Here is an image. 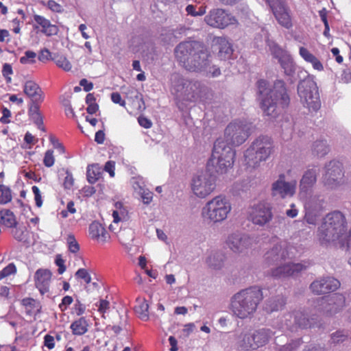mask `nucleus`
Listing matches in <instances>:
<instances>
[{"instance_id":"f257e3e1","label":"nucleus","mask_w":351,"mask_h":351,"mask_svg":"<svg viewBox=\"0 0 351 351\" xmlns=\"http://www.w3.org/2000/svg\"><path fill=\"white\" fill-rule=\"evenodd\" d=\"M175 55L182 66L187 71L213 77L221 75L219 68L211 64L210 54L199 42L190 41L180 43L175 49Z\"/></svg>"},{"instance_id":"f03ea898","label":"nucleus","mask_w":351,"mask_h":351,"mask_svg":"<svg viewBox=\"0 0 351 351\" xmlns=\"http://www.w3.org/2000/svg\"><path fill=\"white\" fill-rule=\"evenodd\" d=\"M257 88L261 96V107L265 115L274 117L281 108L289 106L290 98L282 80H276L270 89L267 81L261 80L257 82Z\"/></svg>"},{"instance_id":"7ed1b4c3","label":"nucleus","mask_w":351,"mask_h":351,"mask_svg":"<svg viewBox=\"0 0 351 351\" xmlns=\"http://www.w3.org/2000/svg\"><path fill=\"white\" fill-rule=\"evenodd\" d=\"M263 298L262 289L257 286L241 290L231 298V311L239 319L250 318Z\"/></svg>"},{"instance_id":"20e7f679","label":"nucleus","mask_w":351,"mask_h":351,"mask_svg":"<svg viewBox=\"0 0 351 351\" xmlns=\"http://www.w3.org/2000/svg\"><path fill=\"white\" fill-rule=\"evenodd\" d=\"M346 222L339 211L328 214L318 229L317 236L322 244L331 243L341 247L346 235Z\"/></svg>"},{"instance_id":"39448f33","label":"nucleus","mask_w":351,"mask_h":351,"mask_svg":"<svg viewBox=\"0 0 351 351\" xmlns=\"http://www.w3.org/2000/svg\"><path fill=\"white\" fill-rule=\"evenodd\" d=\"M235 151L226 144L221 138L215 142L213 152L207 162L209 170L213 169L219 174H223L233 167Z\"/></svg>"},{"instance_id":"423d86ee","label":"nucleus","mask_w":351,"mask_h":351,"mask_svg":"<svg viewBox=\"0 0 351 351\" xmlns=\"http://www.w3.org/2000/svg\"><path fill=\"white\" fill-rule=\"evenodd\" d=\"M232 206L228 198L219 195L208 201L202 209V217L208 224L224 221L231 212Z\"/></svg>"},{"instance_id":"0eeeda50","label":"nucleus","mask_w":351,"mask_h":351,"mask_svg":"<svg viewBox=\"0 0 351 351\" xmlns=\"http://www.w3.org/2000/svg\"><path fill=\"white\" fill-rule=\"evenodd\" d=\"M271 139L267 136H261L256 138L246 149L244 157L245 165L255 168L261 162L265 161L272 152Z\"/></svg>"},{"instance_id":"6e6552de","label":"nucleus","mask_w":351,"mask_h":351,"mask_svg":"<svg viewBox=\"0 0 351 351\" xmlns=\"http://www.w3.org/2000/svg\"><path fill=\"white\" fill-rule=\"evenodd\" d=\"M251 129L252 123L246 120H235L228 125L222 139L228 145L239 146L247 140Z\"/></svg>"},{"instance_id":"1a4fd4ad","label":"nucleus","mask_w":351,"mask_h":351,"mask_svg":"<svg viewBox=\"0 0 351 351\" xmlns=\"http://www.w3.org/2000/svg\"><path fill=\"white\" fill-rule=\"evenodd\" d=\"M298 93L303 106L309 111H317L321 101L316 83L311 80L301 81L298 86Z\"/></svg>"},{"instance_id":"9d476101","label":"nucleus","mask_w":351,"mask_h":351,"mask_svg":"<svg viewBox=\"0 0 351 351\" xmlns=\"http://www.w3.org/2000/svg\"><path fill=\"white\" fill-rule=\"evenodd\" d=\"M274 332L269 328H260L253 332L241 334L239 346L245 350H256L265 345Z\"/></svg>"},{"instance_id":"9b49d317","label":"nucleus","mask_w":351,"mask_h":351,"mask_svg":"<svg viewBox=\"0 0 351 351\" xmlns=\"http://www.w3.org/2000/svg\"><path fill=\"white\" fill-rule=\"evenodd\" d=\"M247 217L254 225L263 227L273 219L272 207L265 202L254 204L249 208Z\"/></svg>"},{"instance_id":"f8f14e48","label":"nucleus","mask_w":351,"mask_h":351,"mask_svg":"<svg viewBox=\"0 0 351 351\" xmlns=\"http://www.w3.org/2000/svg\"><path fill=\"white\" fill-rule=\"evenodd\" d=\"M216 186L215 178L208 172H203L193 177L191 189L199 198H205L213 192Z\"/></svg>"},{"instance_id":"ddd939ff","label":"nucleus","mask_w":351,"mask_h":351,"mask_svg":"<svg viewBox=\"0 0 351 351\" xmlns=\"http://www.w3.org/2000/svg\"><path fill=\"white\" fill-rule=\"evenodd\" d=\"M295 251L293 246L288 245L285 241H280L265 254V261L269 265L287 258H293L296 256Z\"/></svg>"},{"instance_id":"4468645a","label":"nucleus","mask_w":351,"mask_h":351,"mask_svg":"<svg viewBox=\"0 0 351 351\" xmlns=\"http://www.w3.org/2000/svg\"><path fill=\"white\" fill-rule=\"evenodd\" d=\"M204 21L209 26L218 29L237 24V20L232 14L221 8L211 10L205 16Z\"/></svg>"},{"instance_id":"2eb2a0df","label":"nucleus","mask_w":351,"mask_h":351,"mask_svg":"<svg viewBox=\"0 0 351 351\" xmlns=\"http://www.w3.org/2000/svg\"><path fill=\"white\" fill-rule=\"evenodd\" d=\"M269 5L278 23L286 29L293 26L290 10L286 5L285 0H265Z\"/></svg>"},{"instance_id":"dca6fc26","label":"nucleus","mask_w":351,"mask_h":351,"mask_svg":"<svg viewBox=\"0 0 351 351\" xmlns=\"http://www.w3.org/2000/svg\"><path fill=\"white\" fill-rule=\"evenodd\" d=\"M269 49L274 57L278 59L285 75L292 76L295 71V64L289 53L275 43L269 45Z\"/></svg>"},{"instance_id":"f3484780","label":"nucleus","mask_w":351,"mask_h":351,"mask_svg":"<svg viewBox=\"0 0 351 351\" xmlns=\"http://www.w3.org/2000/svg\"><path fill=\"white\" fill-rule=\"evenodd\" d=\"M343 177V172L341 166L335 162H330L326 167L322 182L328 189H335L344 184Z\"/></svg>"},{"instance_id":"a211bd4d","label":"nucleus","mask_w":351,"mask_h":351,"mask_svg":"<svg viewBox=\"0 0 351 351\" xmlns=\"http://www.w3.org/2000/svg\"><path fill=\"white\" fill-rule=\"evenodd\" d=\"M297 181L287 182L285 174H280L271 185V195L281 198L291 197L296 191Z\"/></svg>"},{"instance_id":"6ab92c4d","label":"nucleus","mask_w":351,"mask_h":351,"mask_svg":"<svg viewBox=\"0 0 351 351\" xmlns=\"http://www.w3.org/2000/svg\"><path fill=\"white\" fill-rule=\"evenodd\" d=\"M226 244L232 252L243 254L250 248L252 240L247 234L234 232L228 236Z\"/></svg>"},{"instance_id":"aec40b11","label":"nucleus","mask_w":351,"mask_h":351,"mask_svg":"<svg viewBox=\"0 0 351 351\" xmlns=\"http://www.w3.org/2000/svg\"><path fill=\"white\" fill-rule=\"evenodd\" d=\"M310 265L308 261L298 263H289L280 265L271 270V274L276 278L295 276L305 271Z\"/></svg>"},{"instance_id":"412c9836","label":"nucleus","mask_w":351,"mask_h":351,"mask_svg":"<svg viewBox=\"0 0 351 351\" xmlns=\"http://www.w3.org/2000/svg\"><path fill=\"white\" fill-rule=\"evenodd\" d=\"M340 287V282L332 277H326L313 281L310 288L317 295L326 294L336 291Z\"/></svg>"},{"instance_id":"4be33fe9","label":"nucleus","mask_w":351,"mask_h":351,"mask_svg":"<svg viewBox=\"0 0 351 351\" xmlns=\"http://www.w3.org/2000/svg\"><path fill=\"white\" fill-rule=\"evenodd\" d=\"M317 172L315 168L304 171L300 181L298 196H306L308 192L314 191Z\"/></svg>"},{"instance_id":"5701e85b","label":"nucleus","mask_w":351,"mask_h":351,"mask_svg":"<svg viewBox=\"0 0 351 351\" xmlns=\"http://www.w3.org/2000/svg\"><path fill=\"white\" fill-rule=\"evenodd\" d=\"M345 300L342 295L334 294L323 298L321 300L320 308L327 314L332 315L337 313L344 305Z\"/></svg>"},{"instance_id":"b1692460","label":"nucleus","mask_w":351,"mask_h":351,"mask_svg":"<svg viewBox=\"0 0 351 351\" xmlns=\"http://www.w3.org/2000/svg\"><path fill=\"white\" fill-rule=\"evenodd\" d=\"M208 92V88L198 81H187L186 88L184 90V96L193 101H203Z\"/></svg>"},{"instance_id":"393cba45","label":"nucleus","mask_w":351,"mask_h":351,"mask_svg":"<svg viewBox=\"0 0 351 351\" xmlns=\"http://www.w3.org/2000/svg\"><path fill=\"white\" fill-rule=\"evenodd\" d=\"M35 285L41 295L48 293L51 278V273L48 269H38L35 273Z\"/></svg>"},{"instance_id":"a878e982","label":"nucleus","mask_w":351,"mask_h":351,"mask_svg":"<svg viewBox=\"0 0 351 351\" xmlns=\"http://www.w3.org/2000/svg\"><path fill=\"white\" fill-rule=\"evenodd\" d=\"M25 94L31 99V103H42L44 100V93L40 87L35 82L29 80L23 86Z\"/></svg>"},{"instance_id":"bb28decb","label":"nucleus","mask_w":351,"mask_h":351,"mask_svg":"<svg viewBox=\"0 0 351 351\" xmlns=\"http://www.w3.org/2000/svg\"><path fill=\"white\" fill-rule=\"evenodd\" d=\"M286 326L291 327L292 325L295 324L301 328L314 327L315 325L306 317V315L302 311H295L291 314H288L285 319Z\"/></svg>"},{"instance_id":"cd10ccee","label":"nucleus","mask_w":351,"mask_h":351,"mask_svg":"<svg viewBox=\"0 0 351 351\" xmlns=\"http://www.w3.org/2000/svg\"><path fill=\"white\" fill-rule=\"evenodd\" d=\"M299 197L304 202L305 210L319 211L320 210L323 200L315 191L308 192L306 196H299Z\"/></svg>"},{"instance_id":"c85d7f7f","label":"nucleus","mask_w":351,"mask_h":351,"mask_svg":"<svg viewBox=\"0 0 351 351\" xmlns=\"http://www.w3.org/2000/svg\"><path fill=\"white\" fill-rule=\"evenodd\" d=\"M226 261L225 254L218 250L211 251L206 258V263L208 267L214 270L223 268Z\"/></svg>"},{"instance_id":"c756f323","label":"nucleus","mask_w":351,"mask_h":351,"mask_svg":"<svg viewBox=\"0 0 351 351\" xmlns=\"http://www.w3.org/2000/svg\"><path fill=\"white\" fill-rule=\"evenodd\" d=\"M34 20L42 27L41 32L47 36L58 34V27L51 23V22L43 16L38 14L34 15Z\"/></svg>"},{"instance_id":"7c9ffc66","label":"nucleus","mask_w":351,"mask_h":351,"mask_svg":"<svg viewBox=\"0 0 351 351\" xmlns=\"http://www.w3.org/2000/svg\"><path fill=\"white\" fill-rule=\"evenodd\" d=\"M89 235L91 239L102 243L106 242L108 233L103 226L97 222L93 221L89 226Z\"/></svg>"},{"instance_id":"2f4dec72","label":"nucleus","mask_w":351,"mask_h":351,"mask_svg":"<svg viewBox=\"0 0 351 351\" xmlns=\"http://www.w3.org/2000/svg\"><path fill=\"white\" fill-rule=\"evenodd\" d=\"M187 81V80L184 79L178 73L171 75V92L177 95H184V90L186 88Z\"/></svg>"},{"instance_id":"473e14b6","label":"nucleus","mask_w":351,"mask_h":351,"mask_svg":"<svg viewBox=\"0 0 351 351\" xmlns=\"http://www.w3.org/2000/svg\"><path fill=\"white\" fill-rule=\"evenodd\" d=\"M21 304L25 308L26 315L28 316L34 317L40 312L41 306L40 302L33 298H24L21 300Z\"/></svg>"},{"instance_id":"72a5a7b5","label":"nucleus","mask_w":351,"mask_h":351,"mask_svg":"<svg viewBox=\"0 0 351 351\" xmlns=\"http://www.w3.org/2000/svg\"><path fill=\"white\" fill-rule=\"evenodd\" d=\"M300 56L307 62L312 64L314 69L321 71L324 69L322 62L306 48L300 47L299 49Z\"/></svg>"},{"instance_id":"f704fd0d","label":"nucleus","mask_w":351,"mask_h":351,"mask_svg":"<svg viewBox=\"0 0 351 351\" xmlns=\"http://www.w3.org/2000/svg\"><path fill=\"white\" fill-rule=\"evenodd\" d=\"M40 103H31L28 110L30 119L36 125L39 129H42L43 124V117L40 111Z\"/></svg>"},{"instance_id":"c9c22d12","label":"nucleus","mask_w":351,"mask_h":351,"mask_svg":"<svg viewBox=\"0 0 351 351\" xmlns=\"http://www.w3.org/2000/svg\"><path fill=\"white\" fill-rule=\"evenodd\" d=\"M219 45V56L221 59H228L232 52L233 49L230 42L224 38H219L217 40Z\"/></svg>"},{"instance_id":"e433bc0d","label":"nucleus","mask_w":351,"mask_h":351,"mask_svg":"<svg viewBox=\"0 0 351 351\" xmlns=\"http://www.w3.org/2000/svg\"><path fill=\"white\" fill-rule=\"evenodd\" d=\"M11 234L16 241L26 245L30 244L29 233L25 227L16 225L12 228Z\"/></svg>"},{"instance_id":"4c0bfd02","label":"nucleus","mask_w":351,"mask_h":351,"mask_svg":"<svg viewBox=\"0 0 351 351\" xmlns=\"http://www.w3.org/2000/svg\"><path fill=\"white\" fill-rule=\"evenodd\" d=\"M0 223L10 228L18 225L14 213L7 209L0 210Z\"/></svg>"},{"instance_id":"58836bf2","label":"nucleus","mask_w":351,"mask_h":351,"mask_svg":"<svg viewBox=\"0 0 351 351\" xmlns=\"http://www.w3.org/2000/svg\"><path fill=\"white\" fill-rule=\"evenodd\" d=\"M88 324L86 319L84 317L74 321L71 324V329L75 335H82L88 331Z\"/></svg>"},{"instance_id":"ea45409f","label":"nucleus","mask_w":351,"mask_h":351,"mask_svg":"<svg viewBox=\"0 0 351 351\" xmlns=\"http://www.w3.org/2000/svg\"><path fill=\"white\" fill-rule=\"evenodd\" d=\"M102 169L99 165H91L88 166L86 171L87 180L90 184L95 183L101 177Z\"/></svg>"},{"instance_id":"a19ab883","label":"nucleus","mask_w":351,"mask_h":351,"mask_svg":"<svg viewBox=\"0 0 351 351\" xmlns=\"http://www.w3.org/2000/svg\"><path fill=\"white\" fill-rule=\"evenodd\" d=\"M55 64L64 71H69L72 69V64L69 60L62 54L56 53L51 57Z\"/></svg>"},{"instance_id":"79ce46f5","label":"nucleus","mask_w":351,"mask_h":351,"mask_svg":"<svg viewBox=\"0 0 351 351\" xmlns=\"http://www.w3.org/2000/svg\"><path fill=\"white\" fill-rule=\"evenodd\" d=\"M285 304V299L281 296H277L267 300L265 308L267 311L273 312L280 310Z\"/></svg>"},{"instance_id":"37998d69","label":"nucleus","mask_w":351,"mask_h":351,"mask_svg":"<svg viewBox=\"0 0 351 351\" xmlns=\"http://www.w3.org/2000/svg\"><path fill=\"white\" fill-rule=\"evenodd\" d=\"M117 237L123 245L128 246L131 244L134 239V232L130 228L119 230Z\"/></svg>"},{"instance_id":"c03bdc74","label":"nucleus","mask_w":351,"mask_h":351,"mask_svg":"<svg viewBox=\"0 0 351 351\" xmlns=\"http://www.w3.org/2000/svg\"><path fill=\"white\" fill-rule=\"evenodd\" d=\"M134 188L136 191L138 190V193L141 195L144 204H149L152 201L153 193L141 186L138 181L134 183Z\"/></svg>"},{"instance_id":"a18cd8bd","label":"nucleus","mask_w":351,"mask_h":351,"mask_svg":"<svg viewBox=\"0 0 351 351\" xmlns=\"http://www.w3.org/2000/svg\"><path fill=\"white\" fill-rule=\"evenodd\" d=\"M188 15L197 17L201 16L206 14V6L189 4L185 9Z\"/></svg>"},{"instance_id":"49530a36","label":"nucleus","mask_w":351,"mask_h":351,"mask_svg":"<svg viewBox=\"0 0 351 351\" xmlns=\"http://www.w3.org/2000/svg\"><path fill=\"white\" fill-rule=\"evenodd\" d=\"M149 305L146 301H141L135 306L134 310L138 316L143 320H147L148 318Z\"/></svg>"},{"instance_id":"de8ad7c7","label":"nucleus","mask_w":351,"mask_h":351,"mask_svg":"<svg viewBox=\"0 0 351 351\" xmlns=\"http://www.w3.org/2000/svg\"><path fill=\"white\" fill-rule=\"evenodd\" d=\"M313 152L318 156H323L328 152V147L326 141H315L313 145Z\"/></svg>"},{"instance_id":"09e8293b","label":"nucleus","mask_w":351,"mask_h":351,"mask_svg":"<svg viewBox=\"0 0 351 351\" xmlns=\"http://www.w3.org/2000/svg\"><path fill=\"white\" fill-rule=\"evenodd\" d=\"M0 204H5L10 202L12 199L11 190L7 186L3 184L0 185Z\"/></svg>"},{"instance_id":"8fccbe9b","label":"nucleus","mask_w":351,"mask_h":351,"mask_svg":"<svg viewBox=\"0 0 351 351\" xmlns=\"http://www.w3.org/2000/svg\"><path fill=\"white\" fill-rule=\"evenodd\" d=\"M37 54L32 51H26L24 56L21 57L20 62L23 64H29L36 62Z\"/></svg>"},{"instance_id":"3c124183","label":"nucleus","mask_w":351,"mask_h":351,"mask_svg":"<svg viewBox=\"0 0 351 351\" xmlns=\"http://www.w3.org/2000/svg\"><path fill=\"white\" fill-rule=\"evenodd\" d=\"M66 243L70 252L77 253L80 250V245L76 241L73 234H69L66 238Z\"/></svg>"},{"instance_id":"603ef678","label":"nucleus","mask_w":351,"mask_h":351,"mask_svg":"<svg viewBox=\"0 0 351 351\" xmlns=\"http://www.w3.org/2000/svg\"><path fill=\"white\" fill-rule=\"evenodd\" d=\"M16 272V268L14 263L8 264L1 271H0V280L3 278L14 274Z\"/></svg>"},{"instance_id":"864d4df0","label":"nucleus","mask_w":351,"mask_h":351,"mask_svg":"<svg viewBox=\"0 0 351 351\" xmlns=\"http://www.w3.org/2000/svg\"><path fill=\"white\" fill-rule=\"evenodd\" d=\"M13 73L12 67L11 64L5 63L3 65L2 75L5 78L7 83L12 82L11 75Z\"/></svg>"},{"instance_id":"5fc2aeb1","label":"nucleus","mask_w":351,"mask_h":351,"mask_svg":"<svg viewBox=\"0 0 351 351\" xmlns=\"http://www.w3.org/2000/svg\"><path fill=\"white\" fill-rule=\"evenodd\" d=\"M348 338V336L345 335L342 331H337L331 335V342L332 343H339L345 341Z\"/></svg>"},{"instance_id":"6e6d98bb","label":"nucleus","mask_w":351,"mask_h":351,"mask_svg":"<svg viewBox=\"0 0 351 351\" xmlns=\"http://www.w3.org/2000/svg\"><path fill=\"white\" fill-rule=\"evenodd\" d=\"M55 162V159L53 157V150H47L45 152V157L43 159L44 165L47 167H51L53 165Z\"/></svg>"},{"instance_id":"4d7b16f0","label":"nucleus","mask_w":351,"mask_h":351,"mask_svg":"<svg viewBox=\"0 0 351 351\" xmlns=\"http://www.w3.org/2000/svg\"><path fill=\"white\" fill-rule=\"evenodd\" d=\"M316 210H306L304 219L309 224L315 225L317 220V215Z\"/></svg>"},{"instance_id":"13d9d810","label":"nucleus","mask_w":351,"mask_h":351,"mask_svg":"<svg viewBox=\"0 0 351 351\" xmlns=\"http://www.w3.org/2000/svg\"><path fill=\"white\" fill-rule=\"evenodd\" d=\"M75 276L78 278L83 279L84 282L87 284L90 283L91 281V277L86 269L81 268L79 269L76 273Z\"/></svg>"},{"instance_id":"bf43d9fd","label":"nucleus","mask_w":351,"mask_h":351,"mask_svg":"<svg viewBox=\"0 0 351 351\" xmlns=\"http://www.w3.org/2000/svg\"><path fill=\"white\" fill-rule=\"evenodd\" d=\"M342 242L341 247L343 250L351 253V229L348 233H346L345 239Z\"/></svg>"},{"instance_id":"052dcab7","label":"nucleus","mask_w":351,"mask_h":351,"mask_svg":"<svg viewBox=\"0 0 351 351\" xmlns=\"http://www.w3.org/2000/svg\"><path fill=\"white\" fill-rule=\"evenodd\" d=\"M300 345V340L298 339L292 341L288 344L283 346L279 351H296L298 346Z\"/></svg>"},{"instance_id":"680f3d73","label":"nucleus","mask_w":351,"mask_h":351,"mask_svg":"<svg viewBox=\"0 0 351 351\" xmlns=\"http://www.w3.org/2000/svg\"><path fill=\"white\" fill-rule=\"evenodd\" d=\"M32 190L34 195L36 206L38 208L41 207L43 205V200L39 188L36 186H33Z\"/></svg>"},{"instance_id":"e2e57ef3","label":"nucleus","mask_w":351,"mask_h":351,"mask_svg":"<svg viewBox=\"0 0 351 351\" xmlns=\"http://www.w3.org/2000/svg\"><path fill=\"white\" fill-rule=\"evenodd\" d=\"M74 184V179L73 175L69 171H66V177L64 180V187L66 189H70L72 188Z\"/></svg>"},{"instance_id":"0e129e2a","label":"nucleus","mask_w":351,"mask_h":351,"mask_svg":"<svg viewBox=\"0 0 351 351\" xmlns=\"http://www.w3.org/2000/svg\"><path fill=\"white\" fill-rule=\"evenodd\" d=\"M73 300L71 296L66 295L62 299L61 303L59 304V308L61 311H64L67 309L68 306L73 302Z\"/></svg>"},{"instance_id":"69168bd1","label":"nucleus","mask_w":351,"mask_h":351,"mask_svg":"<svg viewBox=\"0 0 351 351\" xmlns=\"http://www.w3.org/2000/svg\"><path fill=\"white\" fill-rule=\"evenodd\" d=\"M63 105L64 106L66 115L67 117L71 116V117L75 118L76 116L70 101L69 100H66L63 102Z\"/></svg>"},{"instance_id":"338daca9","label":"nucleus","mask_w":351,"mask_h":351,"mask_svg":"<svg viewBox=\"0 0 351 351\" xmlns=\"http://www.w3.org/2000/svg\"><path fill=\"white\" fill-rule=\"evenodd\" d=\"M114 169H115V162L113 161H108L104 166V171L108 172L110 177L114 176Z\"/></svg>"},{"instance_id":"774afa93","label":"nucleus","mask_w":351,"mask_h":351,"mask_svg":"<svg viewBox=\"0 0 351 351\" xmlns=\"http://www.w3.org/2000/svg\"><path fill=\"white\" fill-rule=\"evenodd\" d=\"M44 345L51 350L55 346L54 337L50 335H46L44 337Z\"/></svg>"}]
</instances>
